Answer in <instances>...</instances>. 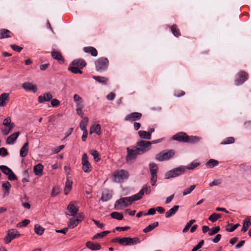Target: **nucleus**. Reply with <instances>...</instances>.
<instances>
[{
	"label": "nucleus",
	"instance_id": "63",
	"mask_svg": "<svg viewBox=\"0 0 251 251\" xmlns=\"http://www.w3.org/2000/svg\"><path fill=\"white\" fill-rule=\"evenodd\" d=\"M11 48L13 50L17 51V52H20L23 48L22 47H20L17 45H11Z\"/></svg>",
	"mask_w": 251,
	"mask_h": 251
},
{
	"label": "nucleus",
	"instance_id": "35",
	"mask_svg": "<svg viewBox=\"0 0 251 251\" xmlns=\"http://www.w3.org/2000/svg\"><path fill=\"white\" fill-rule=\"evenodd\" d=\"M88 123V118L87 117H84L80 122L79 127L82 131H87L86 126Z\"/></svg>",
	"mask_w": 251,
	"mask_h": 251
},
{
	"label": "nucleus",
	"instance_id": "34",
	"mask_svg": "<svg viewBox=\"0 0 251 251\" xmlns=\"http://www.w3.org/2000/svg\"><path fill=\"white\" fill-rule=\"evenodd\" d=\"M45 230V229L43 227L38 224H36L34 226V232L38 235H43Z\"/></svg>",
	"mask_w": 251,
	"mask_h": 251
},
{
	"label": "nucleus",
	"instance_id": "3",
	"mask_svg": "<svg viewBox=\"0 0 251 251\" xmlns=\"http://www.w3.org/2000/svg\"><path fill=\"white\" fill-rule=\"evenodd\" d=\"M186 171V166H181L167 172L165 174V178L169 179L184 174Z\"/></svg>",
	"mask_w": 251,
	"mask_h": 251
},
{
	"label": "nucleus",
	"instance_id": "4",
	"mask_svg": "<svg viewBox=\"0 0 251 251\" xmlns=\"http://www.w3.org/2000/svg\"><path fill=\"white\" fill-rule=\"evenodd\" d=\"M129 177L128 172L125 170H119L113 173V180L116 182H121Z\"/></svg>",
	"mask_w": 251,
	"mask_h": 251
},
{
	"label": "nucleus",
	"instance_id": "49",
	"mask_svg": "<svg viewBox=\"0 0 251 251\" xmlns=\"http://www.w3.org/2000/svg\"><path fill=\"white\" fill-rule=\"evenodd\" d=\"M119 244L123 246L130 245L129 237H123L120 239Z\"/></svg>",
	"mask_w": 251,
	"mask_h": 251
},
{
	"label": "nucleus",
	"instance_id": "15",
	"mask_svg": "<svg viewBox=\"0 0 251 251\" xmlns=\"http://www.w3.org/2000/svg\"><path fill=\"white\" fill-rule=\"evenodd\" d=\"M67 209L69 212V213L68 214V215L73 217L76 215L78 211V209L76 208L72 202H71L68 205Z\"/></svg>",
	"mask_w": 251,
	"mask_h": 251
},
{
	"label": "nucleus",
	"instance_id": "27",
	"mask_svg": "<svg viewBox=\"0 0 251 251\" xmlns=\"http://www.w3.org/2000/svg\"><path fill=\"white\" fill-rule=\"evenodd\" d=\"M179 207L178 205L174 206L165 213V217L168 218L174 215L178 210Z\"/></svg>",
	"mask_w": 251,
	"mask_h": 251
},
{
	"label": "nucleus",
	"instance_id": "59",
	"mask_svg": "<svg viewBox=\"0 0 251 251\" xmlns=\"http://www.w3.org/2000/svg\"><path fill=\"white\" fill-rule=\"evenodd\" d=\"M222 183V180L220 179H214L212 182L209 183V185L210 187H213L214 186H218Z\"/></svg>",
	"mask_w": 251,
	"mask_h": 251
},
{
	"label": "nucleus",
	"instance_id": "25",
	"mask_svg": "<svg viewBox=\"0 0 251 251\" xmlns=\"http://www.w3.org/2000/svg\"><path fill=\"white\" fill-rule=\"evenodd\" d=\"M86 246L92 251L99 250L101 249L100 244L97 243L95 244L91 241H88L86 243Z\"/></svg>",
	"mask_w": 251,
	"mask_h": 251
},
{
	"label": "nucleus",
	"instance_id": "6",
	"mask_svg": "<svg viewBox=\"0 0 251 251\" xmlns=\"http://www.w3.org/2000/svg\"><path fill=\"white\" fill-rule=\"evenodd\" d=\"M95 65L97 71H104L108 67L109 60L106 57H100L95 61Z\"/></svg>",
	"mask_w": 251,
	"mask_h": 251
},
{
	"label": "nucleus",
	"instance_id": "37",
	"mask_svg": "<svg viewBox=\"0 0 251 251\" xmlns=\"http://www.w3.org/2000/svg\"><path fill=\"white\" fill-rule=\"evenodd\" d=\"M68 70L74 74H81L82 73V71L79 68L75 65H72V62L70 64Z\"/></svg>",
	"mask_w": 251,
	"mask_h": 251
},
{
	"label": "nucleus",
	"instance_id": "50",
	"mask_svg": "<svg viewBox=\"0 0 251 251\" xmlns=\"http://www.w3.org/2000/svg\"><path fill=\"white\" fill-rule=\"evenodd\" d=\"M109 233H110L109 231H104L101 232L97 233L94 236L93 239H96L98 238L103 237L106 236V235H107Z\"/></svg>",
	"mask_w": 251,
	"mask_h": 251
},
{
	"label": "nucleus",
	"instance_id": "14",
	"mask_svg": "<svg viewBox=\"0 0 251 251\" xmlns=\"http://www.w3.org/2000/svg\"><path fill=\"white\" fill-rule=\"evenodd\" d=\"M112 197V192L109 190H105L102 193L101 200L106 202L110 200Z\"/></svg>",
	"mask_w": 251,
	"mask_h": 251
},
{
	"label": "nucleus",
	"instance_id": "23",
	"mask_svg": "<svg viewBox=\"0 0 251 251\" xmlns=\"http://www.w3.org/2000/svg\"><path fill=\"white\" fill-rule=\"evenodd\" d=\"M11 187L10 183L7 181H5L2 182V188L3 191V195L7 196L9 194V190Z\"/></svg>",
	"mask_w": 251,
	"mask_h": 251
},
{
	"label": "nucleus",
	"instance_id": "2",
	"mask_svg": "<svg viewBox=\"0 0 251 251\" xmlns=\"http://www.w3.org/2000/svg\"><path fill=\"white\" fill-rule=\"evenodd\" d=\"M138 200H139V198L136 197V194L131 197L121 198L115 202L114 207L115 209L119 210L123 207L128 206L134 201Z\"/></svg>",
	"mask_w": 251,
	"mask_h": 251
},
{
	"label": "nucleus",
	"instance_id": "43",
	"mask_svg": "<svg viewBox=\"0 0 251 251\" xmlns=\"http://www.w3.org/2000/svg\"><path fill=\"white\" fill-rule=\"evenodd\" d=\"M111 217L113 219H117L118 220H122L123 218V215L118 212H113L110 214Z\"/></svg>",
	"mask_w": 251,
	"mask_h": 251
},
{
	"label": "nucleus",
	"instance_id": "16",
	"mask_svg": "<svg viewBox=\"0 0 251 251\" xmlns=\"http://www.w3.org/2000/svg\"><path fill=\"white\" fill-rule=\"evenodd\" d=\"M86 61L83 59H77L73 60L72 62V65H75L80 69H82L86 66Z\"/></svg>",
	"mask_w": 251,
	"mask_h": 251
},
{
	"label": "nucleus",
	"instance_id": "20",
	"mask_svg": "<svg viewBox=\"0 0 251 251\" xmlns=\"http://www.w3.org/2000/svg\"><path fill=\"white\" fill-rule=\"evenodd\" d=\"M9 100V95L8 93H2L0 96V107L5 106Z\"/></svg>",
	"mask_w": 251,
	"mask_h": 251
},
{
	"label": "nucleus",
	"instance_id": "54",
	"mask_svg": "<svg viewBox=\"0 0 251 251\" xmlns=\"http://www.w3.org/2000/svg\"><path fill=\"white\" fill-rule=\"evenodd\" d=\"M129 241L130 243V245L137 244L140 242V240L138 237H134L133 238L129 237Z\"/></svg>",
	"mask_w": 251,
	"mask_h": 251
},
{
	"label": "nucleus",
	"instance_id": "18",
	"mask_svg": "<svg viewBox=\"0 0 251 251\" xmlns=\"http://www.w3.org/2000/svg\"><path fill=\"white\" fill-rule=\"evenodd\" d=\"M23 88L27 91H31L34 93L37 92V87L35 85H34L30 82L24 83L22 85Z\"/></svg>",
	"mask_w": 251,
	"mask_h": 251
},
{
	"label": "nucleus",
	"instance_id": "13",
	"mask_svg": "<svg viewBox=\"0 0 251 251\" xmlns=\"http://www.w3.org/2000/svg\"><path fill=\"white\" fill-rule=\"evenodd\" d=\"M142 116V115L141 113L132 112L127 115L125 118V120L129 122H134L140 120Z\"/></svg>",
	"mask_w": 251,
	"mask_h": 251
},
{
	"label": "nucleus",
	"instance_id": "47",
	"mask_svg": "<svg viewBox=\"0 0 251 251\" xmlns=\"http://www.w3.org/2000/svg\"><path fill=\"white\" fill-rule=\"evenodd\" d=\"M171 30L173 34L176 37L180 36V33L179 30L177 28V26L176 25H174L171 27Z\"/></svg>",
	"mask_w": 251,
	"mask_h": 251
},
{
	"label": "nucleus",
	"instance_id": "11",
	"mask_svg": "<svg viewBox=\"0 0 251 251\" xmlns=\"http://www.w3.org/2000/svg\"><path fill=\"white\" fill-rule=\"evenodd\" d=\"M249 75L245 71H240L237 75L236 78L235 80V83L236 85L242 84L248 79Z\"/></svg>",
	"mask_w": 251,
	"mask_h": 251
},
{
	"label": "nucleus",
	"instance_id": "22",
	"mask_svg": "<svg viewBox=\"0 0 251 251\" xmlns=\"http://www.w3.org/2000/svg\"><path fill=\"white\" fill-rule=\"evenodd\" d=\"M51 56L53 59L57 60L60 63L64 62V59L60 52L53 50L51 52Z\"/></svg>",
	"mask_w": 251,
	"mask_h": 251
},
{
	"label": "nucleus",
	"instance_id": "46",
	"mask_svg": "<svg viewBox=\"0 0 251 251\" xmlns=\"http://www.w3.org/2000/svg\"><path fill=\"white\" fill-rule=\"evenodd\" d=\"M235 142V139L232 137L226 138L223 142L221 143V145H227L232 144Z\"/></svg>",
	"mask_w": 251,
	"mask_h": 251
},
{
	"label": "nucleus",
	"instance_id": "55",
	"mask_svg": "<svg viewBox=\"0 0 251 251\" xmlns=\"http://www.w3.org/2000/svg\"><path fill=\"white\" fill-rule=\"evenodd\" d=\"M30 223V221L27 219H25L23 220L22 222L19 223L17 225V226L19 227H21L23 226H26Z\"/></svg>",
	"mask_w": 251,
	"mask_h": 251
},
{
	"label": "nucleus",
	"instance_id": "53",
	"mask_svg": "<svg viewBox=\"0 0 251 251\" xmlns=\"http://www.w3.org/2000/svg\"><path fill=\"white\" fill-rule=\"evenodd\" d=\"M91 155L93 156L94 159L95 161L98 162L100 160V155L99 152L96 150H93L91 151Z\"/></svg>",
	"mask_w": 251,
	"mask_h": 251
},
{
	"label": "nucleus",
	"instance_id": "7",
	"mask_svg": "<svg viewBox=\"0 0 251 251\" xmlns=\"http://www.w3.org/2000/svg\"><path fill=\"white\" fill-rule=\"evenodd\" d=\"M135 148H136L140 155L143 154L151 149L150 143L148 141L141 140L137 143Z\"/></svg>",
	"mask_w": 251,
	"mask_h": 251
},
{
	"label": "nucleus",
	"instance_id": "21",
	"mask_svg": "<svg viewBox=\"0 0 251 251\" xmlns=\"http://www.w3.org/2000/svg\"><path fill=\"white\" fill-rule=\"evenodd\" d=\"M83 51L87 53H90L94 57H96L98 55L97 50L93 47H86L83 48Z\"/></svg>",
	"mask_w": 251,
	"mask_h": 251
},
{
	"label": "nucleus",
	"instance_id": "12",
	"mask_svg": "<svg viewBox=\"0 0 251 251\" xmlns=\"http://www.w3.org/2000/svg\"><path fill=\"white\" fill-rule=\"evenodd\" d=\"M0 170L6 175L8 176V178L10 180H14L17 179V177L12 170L8 167L4 165L0 166Z\"/></svg>",
	"mask_w": 251,
	"mask_h": 251
},
{
	"label": "nucleus",
	"instance_id": "29",
	"mask_svg": "<svg viewBox=\"0 0 251 251\" xmlns=\"http://www.w3.org/2000/svg\"><path fill=\"white\" fill-rule=\"evenodd\" d=\"M28 151V142L25 143L23 146L21 148L20 151V156L24 157L26 156Z\"/></svg>",
	"mask_w": 251,
	"mask_h": 251
},
{
	"label": "nucleus",
	"instance_id": "39",
	"mask_svg": "<svg viewBox=\"0 0 251 251\" xmlns=\"http://www.w3.org/2000/svg\"><path fill=\"white\" fill-rule=\"evenodd\" d=\"M149 168L151 176L156 175V173L158 170V167L155 163H151L149 164Z\"/></svg>",
	"mask_w": 251,
	"mask_h": 251
},
{
	"label": "nucleus",
	"instance_id": "61",
	"mask_svg": "<svg viewBox=\"0 0 251 251\" xmlns=\"http://www.w3.org/2000/svg\"><path fill=\"white\" fill-rule=\"evenodd\" d=\"M10 124H14L13 123H11V118L9 117L5 118L3 122V126H6L10 125Z\"/></svg>",
	"mask_w": 251,
	"mask_h": 251
},
{
	"label": "nucleus",
	"instance_id": "5",
	"mask_svg": "<svg viewBox=\"0 0 251 251\" xmlns=\"http://www.w3.org/2000/svg\"><path fill=\"white\" fill-rule=\"evenodd\" d=\"M174 155L175 151L174 150H165L157 154L155 156V159L159 161L168 160L171 159Z\"/></svg>",
	"mask_w": 251,
	"mask_h": 251
},
{
	"label": "nucleus",
	"instance_id": "48",
	"mask_svg": "<svg viewBox=\"0 0 251 251\" xmlns=\"http://www.w3.org/2000/svg\"><path fill=\"white\" fill-rule=\"evenodd\" d=\"M195 221H196L194 219H192V220H190L185 225L184 228H183V229L182 230V232L183 233H185V232H187L188 231L189 229L190 228V227H191V226L192 225V224H193V223H194L195 222Z\"/></svg>",
	"mask_w": 251,
	"mask_h": 251
},
{
	"label": "nucleus",
	"instance_id": "30",
	"mask_svg": "<svg viewBox=\"0 0 251 251\" xmlns=\"http://www.w3.org/2000/svg\"><path fill=\"white\" fill-rule=\"evenodd\" d=\"M11 32L10 30L6 29H0V39L3 38H7L11 37L10 34Z\"/></svg>",
	"mask_w": 251,
	"mask_h": 251
},
{
	"label": "nucleus",
	"instance_id": "58",
	"mask_svg": "<svg viewBox=\"0 0 251 251\" xmlns=\"http://www.w3.org/2000/svg\"><path fill=\"white\" fill-rule=\"evenodd\" d=\"M60 192V190L59 188L57 187H53L51 191L50 195L52 197H55L57 196Z\"/></svg>",
	"mask_w": 251,
	"mask_h": 251
},
{
	"label": "nucleus",
	"instance_id": "9",
	"mask_svg": "<svg viewBox=\"0 0 251 251\" xmlns=\"http://www.w3.org/2000/svg\"><path fill=\"white\" fill-rule=\"evenodd\" d=\"M21 234L16 229H11L8 230L7 235L4 237V241L6 244H8L16 237L20 236Z\"/></svg>",
	"mask_w": 251,
	"mask_h": 251
},
{
	"label": "nucleus",
	"instance_id": "26",
	"mask_svg": "<svg viewBox=\"0 0 251 251\" xmlns=\"http://www.w3.org/2000/svg\"><path fill=\"white\" fill-rule=\"evenodd\" d=\"M44 166L42 164L39 163L33 168V172L36 176H42L43 174Z\"/></svg>",
	"mask_w": 251,
	"mask_h": 251
},
{
	"label": "nucleus",
	"instance_id": "10",
	"mask_svg": "<svg viewBox=\"0 0 251 251\" xmlns=\"http://www.w3.org/2000/svg\"><path fill=\"white\" fill-rule=\"evenodd\" d=\"M82 170L85 173H89L92 170V166L88 161V157L86 153H84L82 157Z\"/></svg>",
	"mask_w": 251,
	"mask_h": 251
},
{
	"label": "nucleus",
	"instance_id": "36",
	"mask_svg": "<svg viewBox=\"0 0 251 251\" xmlns=\"http://www.w3.org/2000/svg\"><path fill=\"white\" fill-rule=\"evenodd\" d=\"M138 133L141 138L146 140H150L151 139V134H149L148 131L140 130L138 131Z\"/></svg>",
	"mask_w": 251,
	"mask_h": 251
},
{
	"label": "nucleus",
	"instance_id": "42",
	"mask_svg": "<svg viewBox=\"0 0 251 251\" xmlns=\"http://www.w3.org/2000/svg\"><path fill=\"white\" fill-rule=\"evenodd\" d=\"M240 226L239 224H236L234 225H232L231 224L228 223L226 227V230L227 232H231L234 231L239 226Z\"/></svg>",
	"mask_w": 251,
	"mask_h": 251
},
{
	"label": "nucleus",
	"instance_id": "33",
	"mask_svg": "<svg viewBox=\"0 0 251 251\" xmlns=\"http://www.w3.org/2000/svg\"><path fill=\"white\" fill-rule=\"evenodd\" d=\"M158 225H159L158 222H154L153 223H152V224L149 225L148 226H147L146 228H145L143 231L145 233L149 232L152 230L155 227H157L158 226Z\"/></svg>",
	"mask_w": 251,
	"mask_h": 251
},
{
	"label": "nucleus",
	"instance_id": "19",
	"mask_svg": "<svg viewBox=\"0 0 251 251\" xmlns=\"http://www.w3.org/2000/svg\"><path fill=\"white\" fill-rule=\"evenodd\" d=\"M52 98V96L50 93H46L43 96H40L38 97V101L39 103H43L45 101H49Z\"/></svg>",
	"mask_w": 251,
	"mask_h": 251
},
{
	"label": "nucleus",
	"instance_id": "31",
	"mask_svg": "<svg viewBox=\"0 0 251 251\" xmlns=\"http://www.w3.org/2000/svg\"><path fill=\"white\" fill-rule=\"evenodd\" d=\"M80 222H81V219H74L73 218H71L70 219L69 223L68 225V227L70 228H73L75 227L76 226L78 223H79Z\"/></svg>",
	"mask_w": 251,
	"mask_h": 251
},
{
	"label": "nucleus",
	"instance_id": "38",
	"mask_svg": "<svg viewBox=\"0 0 251 251\" xmlns=\"http://www.w3.org/2000/svg\"><path fill=\"white\" fill-rule=\"evenodd\" d=\"M73 99L76 104V107L78 106V105L80 106L83 105L82 99L78 95H74Z\"/></svg>",
	"mask_w": 251,
	"mask_h": 251
},
{
	"label": "nucleus",
	"instance_id": "17",
	"mask_svg": "<svg viewBox=\"0 0 251 251\" xmlns=\"http://www.w3.org/2000/svg\"><path fill=\"white\" fill-rule=\"evenodd\" d=\"M151 192V189L150 186L145 185L143 188L139 191V192L136 194V197L139 198V200H140L144 193L146 194H149Z\"/></svg>",
	"mask_w": 251,
	"mask_h": 251
},
{
	"label": "nucleus",
	"instance_id": "62",
	"mask_svg": "<svg viewBox=\"0 0 251 251\" xmlns=\"http://www.w3.org/2000/svg\"><path fill=\"white\" fill-rule=\"evenodd\" d=\"M8 154L7 150L5 148H0V155L3 157L6 156Z\"/></svg>",
	"mask_w": 251,
	"mask_h": 251
},
{
	"label": "nucleus",
	"instance_id": "32",
	"mask_svg": "<svg viewBox=\"0 0 251 251\" xmlns=\"http://www.w3.org/2000/svg\"><path fill=\"white\" fill-rule=\"evenodd\" d=\"M93 78L100 83L106 84L108 81V78L104 76H93Z\"/></svg>",
	"mask_w": 251,
	"mask_h": 251
},
{
	"label": "nucleus",
	"instance_id": "8",
	"mask_svg": "<svg viewBox=\"0 0 251 251\" xmlns=\"http://www.w3.org/2000/svg\"><path fill=\"white\" fill-rule=\"evenodd\" d=\"M127 154L126 157V160L127 162H131L132 160H135L138 155H140L139 152H138L135 146L132 148H127Z\"/></svg>",
	"mask_w": 251,
	"mask_h": 251
},
{
	"label": "nucleus",
	"instance_id": "28",
	"mask_svg": "<svg viewBox=\"0 0 251 251\" xmlns=\"http://www.w3.org/2000/svg\"><path fill=\"white\" fill-rule=\"evenodd\" d=\"M100 129L101 127L99 124L93 125L91 126L90 133L92 134L95 133L99 135L101 134Z\"/></svg>",
	"mask_w": 251,
	"mask_h": 251
},
{
	"label": "nucleus",
	"instance_id": "60",
	"mask_svg": "<svg viewBox=\"0 0 251 251\" xmlns=\"http://www.w3.org/2000/svg\"><path fill=\"white\" fill-rule=\"evenodd\" d=\"M204 241L203 240H201L195 247L193 248L192 251H197V250H198L199 249H201L202 247Z\"/></svg>",
	"mask_w": 251,
	"mask_h": 251
},
{
	"label": "nucleus",
	"instance_id": "41",
	"mask_svg": "<svg viewBox=\"0 0 251 251\" xmlns=\"http://www.w3.org/2000/svg\"><path fill=\"white\" fill-rule=\"evenodd\" d=\"M72 183L73 182L72 181L69 180L68 179H67L64 189V193L66 195H67L70 192L72 188Z\"/></svg>",
	"mask_w": 251,
	"mask_h": 251
},
{
	"label": "nucleus",
	"instance_id": "24",
	"mask_svg": "<svg viewBox=\"0 0 251 251\" xmlns=\"http://www.w3.org/2000/svg\"><path fill=\"white\" fill-rule=\"evenodd\" d=\"M20 135L19 132H16L10 135L6 139V144H13L17 140V138Z\"/></svg>",
	"mask_w": 251,
	"mask_h": 251
},
{
	"label": "nucleus",
	"instance_id": "52",
	"mask_svg": "<svg viewBox=\"0 0 251 251\" xmlns=\"http://www.w3.org/2000/svg\"><path fill=\"white\" fill-rule=\"evenodd\" d=\"M196 185H191L189 188L185 189L183 192V195L185 196L190 194L192 191L194 190Z\"/></svg>",
	"mask_w": 251,
	"mask_h": 251
},
{
	"label": "nucleus",
	"instance_id": "51",
	"mask_svg": "<svg viewBox=\"0 0 251 251\" xmlns=\"http://www.w3.org/2000/svg\"><path fill=\"white\" fill-rule=\"evenodd\" d=\"M220 230V227L219 226H216L215 227H212L210 229V231L208 232V235L209 236L213 235L216 233H217Z\"/></svg>",
	"mask_w": 251,
	"mask_h": 251
},
{
	"label": "nucleus",
	"instance_id": "64",
	"mask_svg": "<svg viewBox=\"0 0 251 251\" xmlns=\"http://www.w3.org/2000/svg\"><path fill=\"white\" fill-rule=\"evenodd\" d=\"M59 104H60L59 101L56 99H53L51 101V105L53 107L58 106Z\"/></svg>",
	"mask_w": 251,
	"mask_h": 251
},
{
	"label": "nucleus",
	"instance_id": "40",
	"mask_svg": "<svg viewBox=\"0 0 251 251\" xmlns=\"http://www.w3.org/2000/svg\"><path fill=\"white\" fill-rule=\"evenodd\" d=\"M251 225V222L250 221V220L249 219H246L243 221V227L242 228L241 231L243 232H246Z\"/></svg>",
	"mask_w": 251,
	"mask_h": 251
},
{
	"label": "nucleus",
	"instance_id": "56",
	"mask_svg": "<svg viewBox=\"0 0 251 251\" xmlns=\"http://www.w3.org/2000/svg\"><path fill=\"white\" fill-rule=\"evenodd\" d=\"M199 165H200L199 163L193 162L191 163V164L189 166L186 167V170L194 169V168L197 167Z\"/></svg>",
	"mask_w": 251,
	"mask_h": 251
},
{
	"label": "nucleus",
	"instance_id": "44",
	"mask_svg": "<svg viewBox=\"0 0 251 251\" xmlns=\"http://www.w3.org/2000/svg\"><path fill=\"white\" fill-rule=\"evenodd\" d=\"M218 161L211 159H209L206 163V166L208 168H212L218 164Z\"/></svg>",
	"mask_w": 251,
	"mask_h": 251
},
{
	"label": "nucleus",
	"instance_id": "1",
	"mask_svg": "<svg viewBox=\"0 0 251 251\" xmlns=\"http://www.w3.org/2000/svg\"><path fill=\"white\" fill-rule=\"evenodd\" d=\"M174 140L179 142L195 143L200 141V138L198 136H188L186 133L183 132H179L172 137Z\"/></svg>",
	"mask_w": 251,
	"mask_h": 251
},
{
	"label": "nucleus",
	"instance_id": "57",
	"mask_svg": "<svg viewBox=\"0 0 251 251\" xmlns=\"http://www.w3.org/2000/svg\"><path fill=\"white\" fill-rule=\"evenodd\" d=\"M84 107V105L83 106H79L76 107V113L79 115L80 116L81 118H83V111H82V109Z\"/></svg>",
	"mask_w": 251,
	"mask_h": 251
},
{
	"label": "nucleus",
	"instance_id": "45",
	"mask_svg": "<svg viewBox=\"0 0 251 251\" xmlns=\"http://www.w3.org/2000/svg\"><path fill=\"white\" fill-rule=\"evenodd\" d=\"M221 217V215L220 214L217 213H213L211 214L208 218L209 220H210L212 223L215 222L218 219Z\"/></svg>",
	"mask_w": 251,
	"mask_h": 251
}]
</instances>
